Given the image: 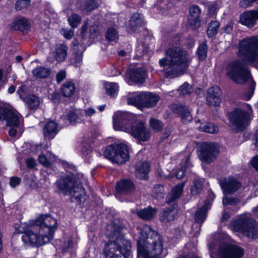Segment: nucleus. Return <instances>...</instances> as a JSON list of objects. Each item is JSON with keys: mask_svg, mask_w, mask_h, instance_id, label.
Instances as JSON below:
<instances>
[{"mask_svg": "<svg viewBox=\"0 0 258 258\" xmlns=\"http://www.w3.org/2000/svg\"><path fill=\"white\" fill-rule=\"evenodd\" d=\"M207 46L205 43H201L197 50V54L200 60H205L207 58Z\"/></svg>", "mask_w": 258, "mask_h": 258, "instance_id": "37998d69", "label": "nucleus"}, {"mask_svg": "<svg viewBox=\"0 0 258 258\" xmlns=\"http://www.w3.org/2000/svg\"><path fill=\"white\" fill-rule=\"evenodd\" d=\"M50 73L48 69L42 67L36 68L33 71V75L39 78H45L48 77Z\"/></svg>", "mask_w": 258, "mask_h": 258, "instance_id": "c9c22d12", "label": "nucleus"}, {"mask_svg": "<svg viewBox=\"0 0 258 258\" xmlns=\"http://www.w3.org/2000/svg\"><path fill=\"white\" fill-rule=\"evenodd\" d=\"M70 25L73 28H76L81 22V17L77 14H73L68 18Z\"/></svg>", "mask_w": 258, "mask_h": 258, "instance_id": "de8ad7c7", "label": "nucleus"}, {"mask_svg": "<svg viewBox=\"0 0 258 258\" xmlns=\"http://www.w3.org/2000/svg\"><path fill=\"white\" fill-rule=\"evenodd\" d=\"M90 33L91 37L93 39H95L97 37L99 34L98 27L96 25H93L91 26L90 30Z\"/></svg>", "mask_w": 258, "mask_h": 258, "instance_id": "864d4df0", "label": "nucleus"}, {"mask_svg": "<svg viewBox=\"0 0 258 258\" xmlns=\"http://www.w3.org/2000/svg\"><path fill=\"white\" fill-rule=\"evenodd\" d=\"M217 146L213 143H204L201 144L198 156L200 160L209 164L214 161L219 154Z\"/></svg>", "mask_w": 258, "mask_h": 258, "instance_id": "f8f14e48", "label": "nucleus"}, {"mask_svg": "<svg viewBox=\"0 0 258 258\" xmlns=\"http://www.w3.org/2000/svg\"><path fill=\"white\" fill-rule=\"evenodd\" d=\"M146 76V72L144 69L138 68L133 70L130 73V78L136 83H142Z\"/></svg>", "mask_w": 258, "mask_h": 258, "instance_id": "bb28decb", "label": "nucleus"}, {"mask_svg": "<svg viewBox=\"0 0 258 258\" xmlns=\"http://www.w3.org/2000/svg\"><path fill=\"white\" fill-rule=\"evenodd\" d=\"M104 85L107 93L111 96L118 91V86L115 83H106Z\"/></svg>", "mask_w": 258, "mask_h": 258, "instance_id": "79ce46f5", "label": "nucleus"}, {"mask_svg": "<svg viewBox=\"0 0 258 258\" xmlns=\"http://www.w3.org/2000/svg\"><path fill=\"white\" fill-rule=\"evenodd\" d=\"M82 112L84 113V117L85 116L91 117L96 113V110L93 108L89 107L82 110Z\"/></svg>", "mask_w": 258, "mask_h": 258, "instance_id": "13d9d810", "label": "nucleus"}, {"mask_svg": "<svg viewBox=\"0 0 258 258\" xmlns=\"http://www.w3.org/2000/svg\"><path fill=\"white\" fill-rule=\"evenodd\" d=\"M137 52L139 57L142 56L145 53V50L144 48L143 45H139L137 48Z\"/></svg>", "mask_w": 258, "mask_h": 258, "instance_id": "0e129e2a", "label": "nucleus"}, {"mask_svg": "<svg viewBox=\"0 0 258 258\" xmlns=\"http://www.w3.org/2000/svg\"><path fill=\"white\" fill-rule=\"evenodd\" d=\"M203 189V183L202 181L200 179H196L191 186V194L193 196H197L202 192Z\"/></svg>", "mask_w": 258, "mask_h": 258, "instance_id": "e433bc0d", "label": "nucleus"}, {"mask_svg": "<svg viewBox=\"0 0 258 258\" xmlns=\"http://www.w3.org/2000/svg\"><path fill=\"white\" fill-rule=\"evenodd\" d=\"M238 56L258 68V36L247 37L239 43Z\"/></svg>", "mask_w": 258, "mask_h": 258, "instance_id": "20e7f679", "label": "nucleus"}, {"mask_svg": "<svg viewBox=\"0 0 258 258\" xmlns=\"http://www.w3.org/2000/svg\"><path fill=\"white\" fill-rule=\"evenodd\" d=\"M219 28V23L217 21H211L208 25L207 34L211 37L217 34Z\"/></svg>", "mask_w": 258, "mask_h": 258, "instance_id": "58836bf2", "label": "nucleus"}, {"mask_svg": "<svg viewBox=\"0 0 258 258\" xmlns=\"http://www.w3.org/2000/svg\"><path fill=\"white\" fill-rule=\"evenodd\" d=\"M199 130L202 132L210 134H215L219 131L218 126L212 122L201 123L199 126Z\"/></svg>", "mask_w": 258, "mask_h": 258, "instance_id": "72a5a7b5", "label": "nucleus"}, {"mask_svg": "<svg viewBox=\"0 0 258 258\" xmlns=\"http://www.w3.org/2000/svg\"><path fill=\"white\" fill-rule=\"evenodd\" d=\"M56 228V219L49 215H40L24 225L22 240L27 245L38 247L53 239Z\"/></svg>", "mask_w": 258, "mask_h": 258, "instance_id": "f257e3e1", "label": "nucleus"}, {"mask_svg": "<svg viewBox=\"0 0 258 258\" xmlns=\"http://www.w3.org/2000/svg\"><path fill=\"white\" fill-rule=\"evenodd\" d=\"M66 77V72L65 70H60L56 76V81L59 83L62 81Z\"/></svg>", "mask_w": 258, "mask_h": 258, "instance_id": "4d7b16f0", "label": "nucleus"}, {"mask_svg": "<svg viewBox=\"0 0 258 258\" xmlns=\"http://www.w3.org/2000/svg\"><path fill=\"white\" fill-rule=\"evenodd\" d=\"M103 155L113 163L122 164L129 159V149L124 144H113L106 148Z\"/></svg>", "mask_w": 258, "mask_h": 258, "instance_id": "6e6552de", "label": "nucleus"}, {"mask_svg": "<svg viewBox=\"0 0 258 258\" xmlns=\"http://www.w3.org/2000/svg\"><path fill=\"white\" fill-rule=\"evenodd\" d=\"M185 171V167L184 166L181 167L180 169L177 172L176 174V177L178 179L182 178L184 176Z\"/></svg>", "mask_w": 258, "mask_h": 258, "instance_id": "e2e57ef3", "label": "nucleus"}, {"mask_svg": "<svg viewBox=\"0 0 258 258\" xmlns=\"http://www.w3.org/2000/svg\"><path fill=\"white\" fill-rule=\"evenodd\" d=\"M159 99V96L156 94L150 92H140L129 97L127 98V102L129 104L141 109L155 106Z\"/></svg>", "mask_w": 258, "mask_h": 258, "instance_id": "1a4fd4ad", "label": "nucleus"}, {"mask_svg": "<svg viewBox=\"0 0 258 258\" xmlns=\"http://www.w3.org/2000/svg\"><path fill=\"white\" fill-rule=\"evenodd\" d=\"M173 111L178 114L182 118V122L187 123L192 120V116L188 108L185 105L173 104L171 106Z\"/></svg>", "mask_w": 258, "mask_h": 258, "instance_id": "4be33fe9", "label": "nucleus"}, {"mask_svg": "<svg viewBox=\"0 0 258 258\" xmlns=\"http://www.w3.org/2000/svg\"><path fill=\"white\" fill-rule=\"evenodd\" d=\"M38 160L39 163L44 167H49L51 166L50 162L44 154L39 155Z\"/></svg>", "mask_w": 258, "mask_h": 258, "instance_id": "603ef678", "label": "nucleus"}, {"mask_svg": "<svg viewBox=\"0 0 258 258\" xmlns=\"http://www.w3.org/2000/svg\"><path fill=\"white\" fill-rule=\"evenodd\" d=\"M176 214V210L173 208L164 209L160 214V219L163 222H167L172 220Z\"/></svg>", "mask_w": 258, "mask_h": 258, "instance_id": "c756f323", "label": "nucleus"}, {"mask_svg": "<svg viewBox=\"0 0 258 258\" xmlns=\"http://www.w3.org/2000/svg\"><path fill=\"white\" fill-rule=\"evenodd\" d=\"M200 13L201 10L198 6L194 5L190 7L188 24L191 29H196L200 27L201 25V21L199 18Z\"/></svg>", "mask_w": 258, "mask_h": 258, "instance_id": "6ab92c4d", "label": "nucleus"}, {"mask_svg": "<svg viewBox=\"0 0 258 258\" xmlns=\"http://www.w3.org/2000/svg\"><path fill=\"white\" fill-rule=\"evenodd\" d=\"M128 115L126 112L118 111L113 116V126L115 130L122 131L126 132L127 128L131 126L128 119Z\"/></svg>", "mask_w": 258, "mask_h": 258, "instance_id": "f3484780", "label": "nucleus"}, {"mask_svg": "<svg viewBox=\"0 0 258 258\" xmlns=\"http://www.w3.org/2000/svg\"><path fill=\"white\" fill-rule=\"evenodd\" d=\"M178 91L180 95L184 96L191 93L193 91V89L189 84L184 83L181 86Z\"/></svg>", "mask_w": 258, "mask_h": 258, "instance_id": "49530a36", "label": "nucleus"}, {"mask_svg": "<svg viewBox=\"0 0 258 258\" xmlns=\"http://www.w3.org/2000/svg\"><path fill=\"white\" fill-rule=\"evenodd\" d=\"M76 91L75 84L72 81L66 82L61 87L62 95L67 97L73 95Z\"/></svg>", "mask_w": 258, "mask_h": 258, "instance_id": "c85d7f7f", "label": "nucleus"}, {"mask_svg": "<svg viewBox=\"0 0 258 258\" xmlns=\"http://www.w3.org/2000/svg\"><path fill=\"white\" fill-rule=\"evenodd\" d=\"M57 133V124L52 121L47 122L43 128L44 136L48 139H52Z\"/></svg>", "mask_w": 258, "mask_h": 258, "instance_id": "b1692460", "label": "nucleus"}, {"mask_svg": "<svg viewBox=\"0 0 258 258\" xmlns=\"http://www.w3.org/2000/svg\"><path fill=\"white\" fill-rule=\"evenodd\" d=\"M251 165L258 171V155L255 156L251 160Z\"/></svg>", "mask_w": 258, "mask_h": 258, "instance_id": "69168bd1", "label": "nucleus"}, {"mask_svg": "<svg viewBox=\"0 0 258 258\" xmlns=\"http://www.w3.org/2000/svg\"><path fill=\"white\" fill-rule=\"evenodd\" d=\"M21 179L18 177H12L10 179V184L11 186L15 187L20 183Z\"/></svg>", "mask_w": 258, "mask_h": 258, "instance_id": "bf43d9fd", "label": "nucleus"}, {"mask_svg": "<svg viewBox=\"0 0 258 258\" xmlns=\"http://www.w3.org/2000/svg\"><path fill=\"white\" fill-rule=\"evenodd\" d=\"M68 48L62 44H58L56 45L55 50L54 53L55 59L58 61L64 60L67 55Z\"/></svg>", "mask_w": 258, "mask_h": 258, "instance_id": "a878e982", "label": "nucleus"}, {"mask_svg": "<svg viewBox=\"0 0 258 258\" xmlns=\"http://www.w3.org/2000/svg\"><path fill=\"white\" fill-rule=\"evenodd\" d=\"M184 184L185 183L183 182L173 188L171 194H170L168 197V201L170 202H173L180 197L182 193Z\"/></svg>", "mask_w": 258, "mask_h": 258, "instance_id": "2f4dec72", "label": "nucleus"}, {"mask_svg": "<svg viewBox=\"0 0 258 258\" xmlns=\"http://www.w3.org/2000/svg\"><path fill=\"white\" fill-rule=\"evenodd\" d=\"M207 208L206 205L198 209L195 213V221L197 223L202 224L205 220L207 217Z\"/></svg>", "mask_w": 258, "mask_h": 258, "instance_id": "f704fd0d", "label": "nucleus"}, {"mask_svg": "<svg viewBox=\"0 0 258 258\" xmlns=\"http://www.w3.org/2000/svg\"><path fill=\"white\" fill-rule=\"evenodd\" d=\"M156 210L151 207H148L137 211L139 217L144 220H151L155 216Z\"/></svg>", "mask_w": 258, "mask_h": 258, "instance_id": "393cba45", "label": "nucleus"}, {"mask_svg": "<svg viewBox=\"0 0 258 258\" xmlns=\"http://www.w3.org/2000/svg\"><path fill=\"white\" fill-rule=\"evenodd\" d=\"M191 61L189 54L180 46H172L165 51V57L159 59L166 77L176 78L183 75Z\"/></svg>", "mask_w": 258, "mask_h": 258, "instance_id": "7ed1b4c3", "label": "nucleus"}, {"mask_svg": "<svg viewBox=\"0 0 258 258\" xmlns=\"http://www.w3.org/2000/svg\"><path fill=\"white\" fill-rule=\"evenodd\" d=\"M26 86L24 85L19 87L17 92L20 96H22L24 94L25 91Z\"/></svg>", "mask_w": 258, "mask_h": 258, "instance_id": "774afa93", "label": "nucleus"}, {"mask_svg": "<svg viewBox=\"0 0 258 258\" xmlns=\"http://www.w3.org/2000/svg\"><path fill=\"white\" fill-rule=\"evenodd\" d=\"M56 187L64 194L83 192L84 188L81 184L75 182L73 175H62L55 182Z\"/></svg>", "mask_w": 258, "mask_h": 258, "instance_id": "9b49d317", "label": "nucleus"}, {"mask_svg": "<svg viewBox=\"0 0 258 258\" xmlns=\"http://www.w3.org/2000/svg\"><path fill=\"white\" fill-rule=\"evenodd\" d=\"M219 183L225 194H232L241 186V183L232 177L224 178L219 180Z\"/></svg>", "mask_w": 258, "mask_h": 258, "instance_id": "dca6fc26", "label": "nucleus"}, {"mask_svg": "<svg viewBox=\"0 0 258 258\" xmlns=\"http://www.w3.org/2000/svg\"><path fill=\"white\" fill-rule=\"evenodd\" d=\"M233 228L250 238H256L258 236V223L245 217L237 220L233 223Z\"/></svg>", "mask_w": 258, "mask_h": 258, "instance_id": "9d476101", "label": "nucleus"}, {"mask_svg": "<svg viewBox=\"0 0 258 258\" xmlns=\"http://www.w3.org/2000/svg\"><path fill=\"white\" fill-rule=\"evenodd\" d=\"M255 86V83L251 81L249 84V88L247 92H245L242 96L244 100H248L251 98L254 93Z\"/></svg>", "mask_w": 258, "mask_h": 258, "instance_id": "09e8293b", "label": "nucleus"}, {"mask_svg": "<svg viewBox=\"0 0 258 258\" xmlns=\"http://www.w3.org/2000/svg\"><path fill=\"white\" fill-rule=\"evenodd\" d=\"M0 120L6 121L7 125L10 126L17 127L21 125L20 115L5 106H0Z\"/></svg>", "mask_w": 258, "mask_h": 258, "instance_id": "2eb2a0df", "label": "nucleus"}, {"mask_svg": "<svg viewBox=\"0 0 258 258\" xmlns=\"http://www.w3.org/2000/svg\"><path fill=\"white\" fill-rule=\"evenodd\" d=\"M221 91L219 87L210 88L207 91V101L210 106H218L221 102Z\"/></svg>", "mask_w": 258, "mask_h": 258, "instance_id": "aec40b11", "label": "nucleus"}, {"mask_svg": "<svg viewBox=\"0 0 258 258\" xmlns=\"http://www.w3.org/2000/svg\"><path fill=\"white\" fill-rule=\"evenodd\" d=\"M150 127L155 132L161 131L163 128V123L159 119L151 118L149 120Z\"/></svg>", "mask_w": 258, "mask_h": 258, "instance_id": "ea45409f", "label": "nucleus"}, {"mask_svg": "<svg viewBox=\"0 0 258 258\" xmlns=\"http://www.w3.org/2000/svg\"><path fill=\"white\" fill-rule=\"evenodd\" d=\"M68 118L71 124L81 122L85 120L84 113L81 110L70 111L68 114Z\"/></svg>", "mask_w": 258, "mask_h": 258, "instance_id": "cd10ccee", "label": "nucleus"}, {"mask_svg": "<svg viewBox=\"0 0 258 258\" xmlns=\"http://www.w3.org/2000/svg\"><path fill=\"white\" fill-rule=\"evenodd\" d=\"M245 107V109H235L230 116L229 126L236 132L244 130L251 120L252 108L248 104Z\"/></svg>", "mask_w": 258, "mask_h": 258, "instance_id": "0eeeda50", "label": "nucleus"}, {"mask_svg": "<svg viewBox=\"0 0 258 258\" xmlns=\"http://www.w3.org/2000/svg\"><path fill=\"white\" fill-rule=\"evenodd\" d=\"M137 245L138 258H164L167 254L161 235L148 225L142 227Z\"/></svg>", "mask_w": 258, "mask_h": 258, "instance_id": "f03ea898", "label": "nucleus"}, {"mask_svg": "<svg viewBox=\"0 0 258 258\" xmlns=\"http://www.w3.org/2000/svg\"><path fill=\"white\" fill-rule=\"evenodd\" d=\"M172 128L171 127H166L165 130L163 138L164 139L167 138L170 136Z\"/></svg>", "mask_w": 258, "mask_h": 258, "instance_id": "338daca9", "label": "nucleus"}, {"mask_svg": "<svg viewBox=\"0 0 258 258\" xmlns=\"http://www.w3.org/2000/svg\"><path fill=\"white\" fill-rule=\"evenodd\" d=\"M243 255L242 248L229 243L221 244L217 252V258H242Z\"/></svg>", "mask_w": 258, "mask_h": 258, "instance_id": "ddd939ff", "label": "nucleus"}, {"mask_svg": "<svg viewBox=\"0 0 258 258\" xmlns=\"http://www.w3.org/2000/svg\"><path fill=\"white\" fill-rule=\"evenodd\" d=\"M61 34L67 39H70L74 36V32L71 30L62 29L60 31Z\"/></svg>", "mask_w": 258, "mask_h": 258, "instance_id": "6e6d98bb", "label": "nucleus"}, {"mask_svg": "<svg viewBox=\"0 0 258 258\" xmlns=\"http://www.w3.org/2000/svg\"><path fill=\"white\" fill-rule=\"evenodd\" d=\"M227 77L237 84H243L251 79L250 72L243 61L240 59L230 61L226 67Z\"/></svg>", "mask_w": 258, "mask_h": 258, "instance_id": "423d86ee", "label": "nucleus"}, {"mask_svg": "<svg viewBox=\"0 0 258 258\" xmlns=\"http://www.w3.org/2000/svg\"><path fill=\"white\" fill-rule=\"evenodd\" d=\"M145 122L141 121L127 128L126 132L134 137L139 143L144 142L150 137V132L147 128Z\"/></svg>", "mask_w": 258, "mask_h": 258, "instance_id": "4468645a", "label": "nucleus"}, {"mask_svg": "<svg viewBox=\"0 0 258 258\" xmlns=\"http://www.w3.org/2000/svg\"><path fill=\"white\" fill-rule=\"evenodd\" d=\"M143 23V20L139 14H135L130 21V25L133 29L142 26Z\"/></svg>", "mask_w": 258, "mask_h": 258, "instance_id": "4c0bfd02", "label": "nucleus"}, {"mask_svg": "<svg viewBox=\"0 0 258 258\" xmlns=\"http://www.w3.org/2000/svg\"><path fill=\"white\" fill-rule=\"evenodd\" d=\"M164 187L161 184L155 185L152 189V195L156 198H162L164 196Z\"/></svg>", "mask_w": 258, "mask_h": 258, "instance_id": "c03bdc74", "label": "nucleus"}, {"mask_svg": "<svg viewBox=\"0 0 258 258\" xmlns=\"http://www.w3.org/2000/svg\"><path fill=\"white\" fill-rule=\"evenodd\" d=\"M25 101L30 109H36L40 104V99L38 97L34 95L28 96Z\"/></svg>", "mask_w": 258, "mask_h": 258, "instance_id": "473e14b6", "label": "nucleus"}, {"mask_svg": "<svg viewBox=\"0 0 258 258\" xmlns=\"http://www.w3.org/2000/svg\"><path fill=\"white\" fill-rule=\"evenodd\" d=\"M117 194L118 195H129L131 194L135 190V186L133 182L128 179H123L119 181L116 186Z\"/></svg>", "mask_w": 258, "mask_h": 258, "instance_id": "412c9836", "label": "nucleus"}, {"mask_svg": "<svg viewBox=\"0 0 258 258\" xmlns=\"http://www.w3.org/2000/svg\"><path fill=\"white\" fill-rule=\"evenodd\" d=\"M73 245V242L71 238H69L65 241L62 247V251L63 252H67L69 249L72 248Z\"/></svg>", "mask_w": 258, "mask_h": 258, "instance_id": "5fc2aeb1", "label": "nucleus"}, {"mask_svg": "<svg viewBox=\"0 0 258 258\" xmlns=\"http://www.w3.org/2000/svg\"><path fill=\"white\" fill-rule=\"evenodd\" d=\"M14 27L15 29L24 32L30 28V24L27 19L24 18H19L14 22Z\"/></svg>", "mask_w": 258, "mask_h": 258, "instance_id": "7c9ffc66", "label": "nucleus"}, {"mask_svg": "<svg viewBox=\"0 0 258 258\" xmlns=\"http://www.w3.org/2000/svg\"><path fill=\"white\" fill-rule=\"evenodd\" d=\"M240 203V200L236 198L225 196L223 198V204L224 206H235Z\"/></svg>", "mask_w": 258, "mask_h": 258, "instance_id": "a18cd8bd", "label": "nucleus"}, {"mask_svg": "<svg viewBox=\"0 0 258 258\" xmlns=\"http://www.w3.org/2000/svg\"><path fill=\"white\" fill-rule=\"evenodd\" d=\"M130 241L117 237L105 243L104 253L105 258H127L130 255Z\"/></svg>", "mask_w": 258, "mask_h": 258, "instance_id": "39448f33", "label": "nucleus"}, {"mask_svg": "<svg viewBox=\"0 0 258 258\" xmlns=\"http://www.w3.org/2000/svg\"><path fill=\"white\" fill-rule=\"evenodd\" d=\"M26 164L28 168H33L36 165V163L35 160L33 158H28L26 160Z\"/></svg>", "mask_w": 258, "mask_h": 258, "instance_id": "052dcab7", "label": "nucleus"}, {"mask_svg": "<svg viewBox=\"0 0 258 258\" xmlns=\"http://www.w3.org/2000/svg\"><path fill=\"white\" fill-rule=\"evenodd\" d=\"M30 4V0H16L15 8L21 10L27 8Z\"/></svg>", "mask_w": 258, "mask_h": 258, "instance_id": "8fccbe9b", "label": "nucleus"}, {"mask_svg": "<svg viewBox=\"0 0 258 258\" xmlns=\"http://www.w3.org/2000/svg\"><path fill=\"white\" fill-rule=\"evenodd\" d=\"M223 31L226 33H230L233 30V24L229 22L227 23L223 28Z\"/></svg>", "mask_w": 258, "mask_h": 258, "instance_id": "680f3d73", "label": "nucleus"}, {"mask_svg": "<svg viewBox=\"0 0 258 258\" xmlns=\"http://www.w3.org/2000/svg\"><path fill=\"white\" fill-rule=\"evenodd\" d=\"M106 38L109 41H116L118 38L117 31L113 27L109 28L106 32Z\"/></svg>", "mask_w": 258, "mask_h": 258, "instance_id": "a19ab883", "label": "nucleus"}, {"mask_svg": "<svg viewBox=\"0 0 258 258\" xmlns=\"http://www.w3.org/2000/svg\"><path fill=\"white\" fill-rule=\"evenodd\" d=\"M258 20V11L248 10L245 11L240 15V23L248 28L253 27Z\"/></svg>", "mask_w": 258, "mask_h": 258, "instance_id": "a211bd4d", "label": "nucleus"}, {"mask_svg": "<svg viewBox=\"0 0 258 258\" xmlns=\"http://www.w3.org/2000/svg\"><path fill=\"white\" fill-rule=\"evenodd\" d=\"M98 3L94 0H89L86 3V9L87 11L91 12L98 7Z\"/></svg>", "mask_w": 258, "mask_h": 258, "instance_id": "3c124183", "label": "nucleus"}, {"mask_svg": "<svg viewBox=\"0 0 258 258\" xmlns=\"http://www.w3.org/2000/svg\"><path fill=\"white\" fill-rule=\"evenodd\" d=\"M150 165L146 161H139L136 166V176L140 179H146L150 171Z\"/></svg>", "mask_w": 258, "mask_h": 258, "instance_id": "5701e85b", "label": "nucleus"}]
</instances>
